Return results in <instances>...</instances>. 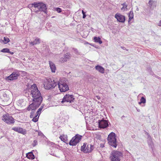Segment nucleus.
<instances>
[{
	"label": "nucleus",
	"instance_id": "1",
	"mask_svg": "<svg viewBox=\"0 0 161 161\" xmlns=\"http://www.w3.org/2000/svg\"><path fill=\"white\" fill-rule=\"evenodd\" d=\"M30 95L32 97V100L37 102L39 103H41L42 101V97L40 91L38 90L36 84H34L31 86Z\"/></svg>",
	"mask_w": 161,
	"mask_h": 161
},
{
	"label": "nucleus",
	"instance_id": "2",
	"mask_svg": "<svg viewBox=\"0 0 161 161\" xmlns=\"http://www.w3.org/2000/svg\"><path fill=\"white\" fill-rule=\"evenodd\" d=\"M34 7L36 9H34V11L36 13L39 11L43 12L46 14L47 8L46 5L41 2H34L33 3L30 4L28 5V7L31 8Z\"/></svg>",
	"mask_w": 161,
	"mask_h": 161
},
{
	"label": "nucleus",
	"instance_id": "3",
	"mask_svg": "<svg viewBox=\"0 0 161 161\" xmlns=\"http://www.w3.org/2000/svg\"><path fill=\"white\" fill-rule=\"evenodd\" d=\"M21 73L25 75L26 72L22 71H19L17 70H15L9 76L6 77L5 79L7 81H12L17 79L19 76H20Z\"/></svg>",
	"mask_w": 161,
	"mask_h": 161
},
{
	"label": "nucleus",
	"instance_id": "4",
	"mask_svg": "<svg viewBox=\"0 0 161 161\" xmlns=\"http://www.w3.org/2000/svg\"><path fill=\"white\" fill-rule=\"evenodd\" d=\"M116 137L115 133L112 132L108 135L107 138V140L109 144L114 148H116L117 146Z\"/></svg>",
	"mask_w": 161,
	"mask_h": 161
},
{
	"label": "nucleus",
	"instance_id": "5",
	"mask_svg": "<svg viewBox=\"0 0 161 161\" xmlns=\"http://www.w3.org/2000/svg\"><path fill=\"white\" fill-rule=\"evenodd\" d=\"M65 78H63L57 83L58 88L60 92H64L69 90V87L66 82Z\"/></svg>",
	"mask_w": 161,
	"mask_h": 161
},
{
	"label": "nucleus",
	"instance_id": "6",
	"mask_svg": "<svg viewBox=\"0 0 161 161\" xmlns=\"http://www.w3.org/2000/svg\"><path fill=\"white\" fill-rule=\"evenodd\" d=\"M123 157V153L117 151H113L110 154V158L111 161H120V158Z\"/></svg>",
	"mask_w": 161,
	"mask_h": 161
},
{
	"label": "nucleus",
	"instance_id": "7",
	"mask_svg": "<svg viewBox=\"0 0 161 161\" xmlns=\"http://www.w3.org/2000/svg\"><path fill=\"white\" fill-rule=\"evenodd\" d=\"M57 85V83L50 79H48L46 81V84H44L45 88L47 90L54 88Z\"/></svg>",
	"mask_w": 161,
	"mask_h": 161
},
{
	"label": "nucleus",
	"instance_id": "8",
	"mask_svg": "<svg viewBox=\"0 0 161 161\" xmlns=\"http://www.w3.org/2000/svg\"><path fill=\"white\" fill-rule=\"evenodd\" d=\"M93 145L84 143L83 145L81 147V150L85 153H89L93 150Z\"/></svg>",
	"mask_w": 161,
	"mask_h": 161
},
{
	"label": "nucleus",
	"instance_id": "9",
	"mask_svg": "<svg viewBox=\"0 0 161 161\" xmlns=\"http://www.w3.org/2000/svg\"><path fill=\"white\" fill-rule=\"evenodd\" d=\"M82 136L78 134H76L70 140L69 144L70 146H75L81 140Z\"/></svg>",
	"mask_w": 161,
	"mask_h": 161
},
{
	"label": "nucleus",
	"instance_id": "10",
	"mask_svg": "<svg viewBox=\"0 0 161 161\" xmlns=\"http://www.w3.org/2000/svg\"><path fill=\"white\" fill-rule=\"evenodd\" d=\"M2 119L5 123L9 125L14 124L15 122V119L14 118L8 114H4L3 116Z\"/></svg>",
	"mask_w": 161,
	"mask_h": 161
},
{
	"label": "nucleus",
	"instance_id": "11",
	"mask_svg": "<svg viewBox=\"0 0 161 161\" xmlns=\"http://www.w3.org/2000/svg\"><path fill=\"white\" fill-rule=\"evenodd\" d=\"M74 97V96L72 95L67 94L64 96L61 103H64L65 102L72 103L74 102L75 99Z\"/></svg>",
	"mask_w": 161,
	"mask_h": 161
},
{
	"label": "nucleus",
	"instance_id": "12",
	"mask_svg": "<svg viewBox=\"0 0 161 161\" xmlns=\"http://www.w3.org/2000/svg\"><path fill=\"white\" fill-rule=\"evenodd\" d=\"M109 122L108 120H105L103 119L99 120L98 121V127L100 128H105L108 126Z\"/></svg>",
	"mask_w": 161,
	"mask_h": 161
},
{
	"label": "nucleus",
	"instance_id": "13",
	"mask_svg": "<svg viewBox=\"0 0 161 161\" xmlns=\"http://www.w3.org/2000/svg\"><path fill=\"white\" fill-rule=\"evenodd\" d=\"M114 17L117 19V21L119 22L124 23L125 21V16L119 13L116 14L115 15Z\"/></svg>",
	"mask_w": 161,
	"mask_h": 161
},
{
	"label": "nucleus",
	"instance_id": "14",
	"mask_svg": "<svg viewBox=\"0 0 161 161\" xmlns=\"http://www.w3.org/2000/svg\"><path fill=\"white\" fill-rule=\"evenodd\" d=\"M70 54L69 53H66L63 57L60 58V61L61 63L66 62L69 60L70 58Z\"/></svg>",
	"mask_w": 161,
	"mask_h": 161
},
{
	"label": "nucleus",
	"instance_id": "15",
	"mask_svg": "<svg viewBox=\"0 0 161 161\" xmlns=\"http://www.w3.org/2000/svg\"><path fill=\"white\" fill-rule=\"evenodd\" d=\"M12 130L18 132L19 133L25 134H26V132L25 130H24L22 128L20 127H14L12 128Z\"/></svg>",
	"mask_w": 161,
	"mask_h": 161
},
{
	"label": "nucleus",
	"instance_id": "16",
	"mask_svg": "<svg viewBox=\"0 0 161 161\" xmlns=\"http://www.w3.org/2000/svg\"><path fill=\"white\" fill-rule=\"evenodd\" d=\"M32 102L33 103L30 105H32L31 106L32 108V110H35L39 106L41 103H39L37 102H35L33 100H32Z\"/></svg>",
	"mask_w": 161,
	"mask_h": 161
},
{
	"label": "nucleus",
	"instance_id": "17",
	"mask_svg": "<svg viewBox=\"0 0 161 161\" xmlns=\"http://www.w3.org/2000/svg\"><path fill=\"white\" fill-rule=\"evenodd\" d=\"M41 39L38 37H36V38L33 41H31L30 42V44L34 46L36 44H39L41 42Z\"/></svg>",
	"mask_w": 161,
	"mask_h": 161
},
{
	"label": "nucleus",
	"instance_id": "18",
	"mask_svg": "<svg viewBox=\"0 0 161 161\" xmlns=\"http://www.w3.org/2000/svg\"><path fill=\"white\" fill-rule=\"evenodd\" d=\"M49 64L50 69L52 72H55L56 69V67L54 64L51 61H49Z\"/></svg>",
	"mask_w": 161,
	"mask_h": 161
},
{
	"label": "nucleus",
	"instance_id": "19",
	"mask_svg": "<svg viewBox=\"0 0 161 161\" xmlns=\"http://www.w3.org/2000/svg\"><path fill=\"white\" fill-rule=\"evenodd\" d=\"M26 157L32 160L34 159L35 158V156L32 151L26 153Z\"/></svg>",
	"mask_w": 161,
	"mask_h": 161
},
{
	"label": "nucleus",
	"instance_id": "20",
	"mask_svg": "<svg viewBox=\"0 0 161 161\" xmlns=\"http://www.w3.org/2000/svg\"><path fill=\"white\" fill-rule=\"evenodd\" d=\"M95 68L98 71L101 73L103 74L104 73V69L102 66L99 65H97L95 66Z\"/></svg>",
	"mask_w": 161,
	"mask_h": 161
},
{
	"label": "nucleus",
	"instance_id": "21",
	"mask_svg": "<svg viewBox=\"0 0 161 161\" xmlns=\"http://www.w3.org/2000/svg\"><path fill=\"white\" fill-rule=\"evenodd\" d=\"M128 17H129V19H128V22H129L131 20V19H133L134 17V14L133 12V9L132 8L131 9V10L128 13Z\"/></svg>",
	"mask_w": 161,
	"mask_h": 161
},
{
	"label": "nucleus",
	"instance_id": "22",
	"mask_svg": "<svg viewBox=\"0 0 161 161\" xmlns=\"http://www.w3.org/2000/svg\"><path fill=\"white\" fill-rule=\"evenodd\" d=\"M148 3L149 6L151 8L156 6V2L155 1L149 0Z\"/></svg>",
	"mask_w": 161,
	"mask_h": 161
},
{
	"label": "nucleus",
	"instance_id": "23",
	"mask_svg": "<svg viewBox=\"0 0 161 161\" xmlns=\"http://www.w3.org/2000/svg\"><path fill=\"white\" fill-rule=\"evenodd\" d=\"M148 137L149 138V139L147 141L149 147L153 149L152 146L153 145V142L152 141V138L151 136L150 135H148Z\"/></svg>",
	"mask_w": 161,
	"mask_h": 161
},
{
	"label": "nucleus",
	"instance_id": "24",
	"mask_svg": "<svg viewBox=\"0 0 161 161\" xmlns=\"http://www.w3.org/2000/svg\"><path fill=\"white\" fill-rule=\"evenodd\" d=\"M94 40L95 42L98 43L100 44H101L102 43V41L101 40V38L99 37H94Z\"/></svg>",
	"mask_w": 161,
	"mask_h": 161
},
{
	"label": "nucleus",
	"instance_id": "25",
	"mask_svg": "<svg viewBox=\"0 0 161 161\" xmlns=\"http://www.w3.org/2000/svg\"><path fill=\"white\" fill-rule=\"evenodd\" d=\"M72 52H74V53H75V54L77 55H80V53L78 51V49L74 47L72 48Z\"/></svg>",
	"mask_w": 161,
	"mask_h": 161
},
{
	"label": "nucleus",
	"instance_id": "26",
	"mask_svg": "<svg viewBox=\"0 0 161 161\" xmlns=\"http://www.w3.org/2000/svg\"><path fill=\"white\" fill-rule=\"evenodd\" d=\"M3 42L4 44H7L9 42V39L7 37H4Z\"/></svg>",
	"mask_w": 161,
	"mask_h": 161
},
{
	"label": "nucleus",
	"instance_id": "27",
	"mask_svg": "<svg viewBox=\"0 0 161 161\" xmlns=\"http://www.w3.org/2000/svg\"><path fill=\"white\" fill-rule=\"evenodd\" d=\"M43 108V106H42L41 107L39 108V109L37 111V115L39 114V116L40 114V113H41V112L42 109Z\"/></svg>",
	"mask_w": 161,
	"mask_h": 161
},
{
	"label": "nucleus",
	"instance_id": "28",
	"mask_svg": "<svg viewBox=\"0 0 161 161\" xmlns=\"http://www.w3.org/2000/svg\"><path fill=\"white\" fill-rule=\"evenodd\" d=\"M147 70L148 72L150 73V75H153L154 73L152 71L151 68L150 67H148L147 68Z\"/></svg>",
	"mask_w": 161,
	"mask_h": 161
},
{
	"label": "nucleus",
	"instance_id": "29",
	"mask_svg": "<svg viewBox=\"0 0 161 161\" xmlns=\"http://www.w3.org/2000/svg\"><path fill=\"white\" fill-rule=\"evenodd\" d=\"M1 51L3 53H8L10 52L9 49L7 48H4L2 49Z\"/></svg>",
	"mask_w": 161,
	"mask_h": 161
},
{
	"label": "nucleus",
	"instance_id": "30",
	"mask_svg": "<svg viewBox=\"0 0 161 161\" xmlns=\"http://www.w3.org/2000/svg\"><path fill=\"white\" fill-rule=\"evenodd\" d=\"M38 144L37 140L36 139L34 140L32 144V145L33 147H34Z\"/></svg>",
	"mask_w": 161,
	"mask_h": 161
},
{
	"label": "nucleus",
	"instance_id": "31",
	"mask_svg": "<svg viewBox=\"0 0 161 161\" xmlns=\"http://www.w3.org/2000/svg\"><path fill=\"white\" fill-rule=\"evenodd\" d=\"M121 5L123 6V7L121 8V10H123V9H125V7H127L128 5L126 3H125L121 4Z\"/></svg>",
	"mask_w": 161,
	"mask_h": 161
},
{
	"label": "nucleus",
	"instance_id": "32",
	"mask_svg": "<svg viewBox=\"0 0 161 161\" xmlns=\"http://www.w3.org/2000/svg\"><path fill=\"white\" fill-rule=\"evenodd\" d=\"M38 115H36L35 117H34L33 118V119H32V120L33 121L36 122L38 120V119L39 118V116L38 117V118H37V116Z\"/></svg>",
	"mask_w": 161,
	"mask_h": 161
},
{
	"label": "nucleus",
	"instance_id": "33",
	"mask_svg": "<svg viewBox=\"0 0 161 161\" xmlns=\"http://www.w3.org/2000/svg\"><path fill=\"white\" fill-rule=\"evenodd\" d=\"M140 101L142 103H146V99L145 98L143 97H141Z\"/></svg>",
	"mask_w": 161,
	"mask_h": 161
},
{
	"label": "nucleus",
	"instance_id": "34",
	"mask_svg": "<svg viewBox=\"0 0 161 161\" xmlns=\"http://www.w3.org/2000/svg\"><path fill=\"white\" fill-rule=\"evenodd\" d=\"M35 110H32L31 113V115H30V117L31 118H32L33 117L35 113Z\"/></svg>",
	"mask_w": 161,
	"mask_h": 161
},
{
	"label": "nucleus",
	"instance_id": "35",
	"mask_svg": "<svg viewBox=\"0 0 161 161\" xmlns=\"http://www.w3.org/2000/svg\"><path fill=\"white\" fill-rule=\"evenodd\" d=\"M55 10L58 13H60L62 11L61 9L60 8L58 7L55 8Z\"/></svg>",
	"mask_w": 161,
	"mask_h": 161
},
{
	"label": "nucleus",
	"instance_id": "36",
	"mask_svg": "<svg viewBox=\"0 0 161 161\" xmlns=\"http://www.w3.org/2000/svg\"><path fill=\"white\" fill-rule=\"evenodd\" d=\"M32 105H29L28 107H27V109L28 110V111H30V110H32V108L31 107V106Z\"/></svg>",
	"mask_w": 161,
	"mask_h": 161
},
{
	"label": "nucleus",
	"instance_id": "37",
	"mask_svg": "<svg viewBox=\"0 0 161 161\" xmlns=\"http://www.w3.org/2000/svg\"><path fill=\"white\" fill-rule=\"evenodd\" d=\"M23 102V101L22 100H19L18 101V103H19V106H21L22 104V103Z\"/></svg>",
	"mask_w": 161,
	"mask_h": 161
},
{
	"label": "nucleus",
	"instance_id": "38",
	"mask_svg": "<svg viewBox=\"0 0 161 161\" xmlns=\"http://www.w3.org/2000/svg\"><path fill=\"white\" fill-rule=\"evenodd\" d=\"M60 138L61 140L62 141H63L64 142H66V140H65V138H63V137H62L61 136Z\"/></svg>",
	"mask_w": 161,
	"mask_h": 161
},
{
	"label": "nucleus",
	"instance_id": "39",
	"mask_svg": "<svg viewBox=\"0 0 161 161\" xmlns=\"http://www.w3.org/2000/svg\"><path fill=\"white\" fill-rule=\"evenodd\" d=\"M121 48L123 50H126L127 51H128V49H126V48L124 47L121 46Z\"/></svg>",
	"mask_w": 161,
	"mask_h": 161
},
{
	"label": "nucleus",
	"instance_id": "40",
	"mask_svg": "<svg viewBox=\"0 0 161 161\" xmlns=\"http://www.w3.org/2000/svg\"><path fill=\"white\" fill-rule=\"evenodd\" d=\"M3 96L4 97H7V95L5 93H3Z\"/></svg>",
	"mask_w": 161,
	"mask_h": 161
},
{
	"label": "nucleus",
	"instance_id": "41",
	"mask_svg": "<svg viewBox=\"0 0 161 161\" xmlns=\"http://www.w3.org/2000/svg\"><path fill=\"white\" fill-rule=\"evenodd\" d=\"M104 146L103 144L101 143L100 144V147L101 148H103Z\"/></svg>",
	"mask_w": 161,
	"mask_h": 161
},
{
	"label": "nucleus",
	"instance_id": "42",
	"mask_svg": "<svg viewBox=\"0 0 161 161\" xmlns=\"http://www.w3.org/2000/svg\"><path fill=\"white\" fill-rule=\"evenodd\" d=\"M158 25L160 26H161V20H160L159 21V22L158 24Z\"/></svg>",
	"mask_w": 161,
	"mask_h": 161
},
{
	"label": "nucleus",
	"instance_id": "43",
	"mask_svg": "<svg viewBox=\"0 0 161 161\" xmlns=\"http://www.w3.org/2000/svg\"><path fill=\"white\" fill-rule=\"evenodd\" d=\"M83 18L84 19L86 18V14H83Z\"/></svg>",
	"mask_w": 161,
	"mask_h": 161
},
{
	"label": "nucleus",
	"instance_id": "44",
	"mask_svg": "<svg viewBox=\"0 0 161 161\" xmlns=\"http://www.w3.org/2000/svg\"><path fill=\"white\" fill-rule=\"evenodd\" d=\"M153 75H154L156 77V78H158V79H159L160 78V77H159V76H157V75H154V74Z\"/></svg>",
	"mask_w": 161,
	"mask_h": 161
},
{
	"label": "nucleus",
	"instance_id": "45",
	"mask_svg": "<svg viewBox=\"0 0 161 161\" xmlns=\"http://www.w3.org/2000/svg\"><path fill=\"white\" fill-rule=\"evenodd\" d=\"M127 7H125V9H123V10L124 11H125V10H128V8H127Z\"/></svg>",
	"mask_w": 161,
	"mask_h": 161
},
{
	"label": "nucleus",
	"instance_id": "46",
	"mask_svg": "<svg viewBox=\"0 0 161 161\" xmlns=\"http://www.w3.org/2000/svg\"><path fill=\"white\" fill-rule=\"evenodd\" d=\"M8 53H10V54H13L14 53L13 52H11V51H10V52H8Z\"/></svg>",
	"mask_w": 161,
	"mask_h": 161
},
{
	"label": "nucleus",
	"instance_id": "47",
	"mask_svg": "<svg viewBox=\"0 0 161 161\" xmlns=\"http://www.w3.org/2000/svg\"><path fill=\"white\" fill-rule=\"evenodd\" d=\"M152 34H155V32L153 31H152Z\"/></svg>",
	"mask_w": 161,
	"mask_h": 161
},
{
	"label": "nucleus",
	"instance_id": "48",
	"mask_svg": "<svg viewBox=\"0 0 161 161\" xmlns=\"http://www.w3.org/2000/svg\"><path fill=\"white\" fill-rule=\"evenodd\" d=\"M82 13L83 14H85V12L83 10H82Z\"/></svg>",
	"mask_w": 161,
	"mask_h": 161
},
{
	"label": "nucleus",
	"instance_id": "49",
	"mask_svg": "<svg viewBox=\"0 0 161 161\" xmlns=\"http://www.w3.org/2000/svg\"><path fill=\"white\" fill-rule=\"evenodd\" d=\"M141 103H142V102H141V101H140V102H139L138 104L140 105Z\"/></svg>",
	"mask_w": 161,
	"mask_h": 161
},
{
	"label": "nucleus",
	"instance_id": "50",
	"mask_svg": "<svg viewBox=\"0 0 161 161\" xmlns=\"http://www.w3.org/2000/svg\"><path fill=\"white\" fill-rule=\"evenodd\" d=\"M125 117V116L124 115H123L122 116L121 118V119H122L123 118Z\"/></svg>",
	"mask_w": 161,
	"mask_h": 161
},
{
	"label": "nucleus",
	"instance_id": "51",
	"mask_svg": "<svg viewBox=\"0 0 161 161\" xmlns=\"http://www.w3.org/2000/svg\"><path fill=\"white\" fill-rule=\"evenodd\" d=\"M135 135H133V136H132V137H133V138H135Z\"/></svg>",
	"mask_w": 161,
	"mask_h": 161
},
{
	"label": "nucleus",
	"instance_id": "52",
	"mask_svg": "<svg viewBox=\"0 0 161 161\" xmlns=\"http://www.w3.org/2000/svg\"><path fill=\"white\" fill-rule=\"evenodd\" d=\"M137 111H138V112H139L140 111V109H137Z\"/></svg>",
	"mask_w": 161,
	"mask_h": 161
},
{
	"label": "nucleus",
	"instance_id": "53",
	"mask_svg": "<svg viewBox=\"0 0 161 161\" xmlns=\"http://www.w3.org/2000/svg\"><path fill=\"white\" fill-rule=\"evenodd\" d=\"M136 10H137V11H138V10H139V9H138V8H136Z\"/></svg>",
	"mask_w": 161,
	"mask_h": 161
},
{
	"label": "nucleus",
	"instance_id": "54",
	"mask_svg": "<svg viewBox=\"0 0 161 161\" xmlns=\"http://www.w3.org/2000/svg\"><path fill=\"white\" fill-rule=\"evenodd\" d=\"M114 95H115V97H116V95L115 94H114Z\"/></svg>",
	"mask_w": 161,
	"mask_h": 161
},
{
	"label": "nucleus",
	"instance_id": "55",
	"mask_svg": "<svg viewBox=\"0 0 161 161\" xmlns=\"http://www.w3.org/2000/svg\"><path fill=\"white\" fill-rule=\"evenodd\" d=\"M98 99H99V97H98Z\"/></svg>",
	"mask_w": 161,
	"mask_h": 161
},
{
	"label": "nucleus",
	"instance_id": "56",
	"mask_svg": "<svg viewBox=\"0 0 161 161\" xmlns=\"http://www.w3.org/2000/svg\"><path fill=\"white\" fill-rule=\"evenodd\" d=\"M98 99H99V97H98Z\"/></svg>",
	"mask_w": 161,
	"mask_h": 161
}]
</instances>
